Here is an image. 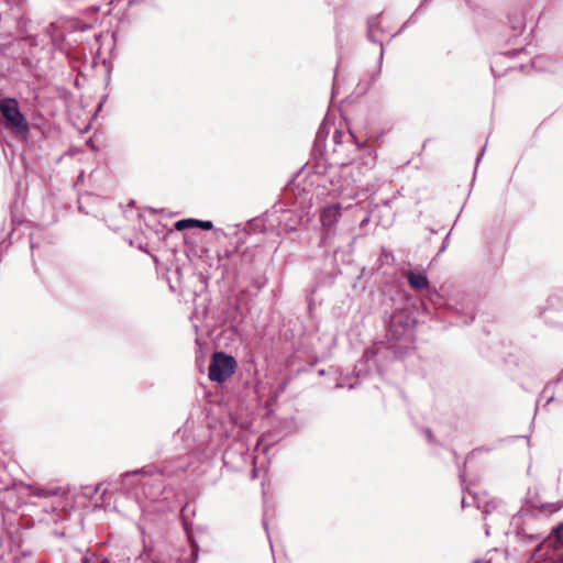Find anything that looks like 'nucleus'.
<instances>
[{
	"label": "nucleus",
	"instance_id": "nucleus-3",
	"mask_svg": "<svg viewBox=\"0 0 563 563\" xmlns=\"http://www.w3.org/2000/svg\"><path fill=\"white\" fill-rule=\"evenodd\" d=\"M238 367L236 360L224 352H214L211 356L208 376L216 383H223L231 377Z\"/></svg>",
	"mask_w": 563,
	"mask_h": 563
},
{
	"label": "nucleus",
	"instance_id": "nucleus-1",
	"mask_svg": "<svg viewBox=\"0 0 563 563\" xmlns=\"http://www.w3.org/2000/svg\"><path fill=\"white\" fill-rule=\"evenodd\" d=\"M341 137L342 134L335 131L333 134V142L335 143L333 152L336 155L335 162L342 166L341 176L349 178L346 184V197L355 199L357 197V188L361 187L362 176L371 172L376 165V155L373 151L364 148L358 161L350 165L352 158L345 155V142L340 141L339 139ZM347 139V146L352 147L354 151L357 150L358 145L352 142L353 135L349 134Z\"/></svg>",
	"mask_w": 563,
	"mask_h": 563
},
{
	"label": "nucleus",
	"instance_id": "nucleus-8",
	"mask_svg": "<svg viewBox=\"0 0 563 563\" xmlns=\"http://www.w3.org/2000/svg\"><path fill=\"white\" fill-rule=\"evenodd\" d=\"M545 547L559 548L563 547V523L559 525L552 530V533L544 540V542L537 548V551H541Z\"/></svg>",
	"mask_w": 563,
	"mask_h": 563
},
{
	"label": "nucleus",
	"instance_id": "nucleus-16",
	"mask_svg": "<svg viewBox=\"0 0 563 563\" xmlns=\"http://www.w3.org/2000/svg\"><path fill=\"white\" fill-rule=\"evenodd\" d=\"M196 228L211 230L213 228V223L211 221L196 220Z\"/></svg>",
	"mask_w": 563,
	"mask_h": 563
},
{
	"label": "nucleus",
	"instance_id": "nucleus-9",
	"mask_svg": "<svg viewBox=\"0 0 563 563\" xmlns=\"http://www.w3.org/2000/svg\"><path fill=\"white\" fill-rule=\"evenodd\" d=\"M69 560L73 561V563H106V559H98L93 553H90L89 551L82 553L78 550H74L70 553Z\"/></svg>",
	"mask_w": 563,
	"mask_h": 563
},
{
	"label": "nucleus",
	"instance_id": "nucleus-21",
	"mask_svg": "<svg viewBox=\"0 0 563 563\" xmlns=\"http://www.w3.org/2000/svg\"><path fill=\"white\" fill-rule=\"evenodd\" d=\"M552 400H553V397H552V396H551V397H549V398L547 399V401H545V405L550 404Z\"/></svg>",
	"mask_w": 563,
	"mask_h": 563
},
{
	"label": "nucleus",
	"instance_id": "nucleus-17",
	"mask_svg": "<svg viewBox=\"0 0 563 563\" xmlns=\"http://www.w3.org/2000/svg\"><path fill=\"white\" fill-rule=\"evenodd\" d=\"M325 134V124H322L317 133V140L320 141L321 137Z\"/></svg>",
	"mask_w": 563,
	"mask_h": 563
},
{
	"label": "nucleus",
	"instance_id": "nucleus-18",
	"mask_svg": "<svg viewBox=\"0 0 563 563\" xmlns=\"http://www.w3.org/2000/svg\"><path fill=\"white\" fill-rule=\"evenodd\" d=\"M374 353L373 351H366L363 355V358L368 361L371 357H373Z\"/></svg>",
	"mask_w": 563,
	"mask_h": 563
},
{
	"label": "nucleus",
	"instance_id": "nucleus-24",
	"mask_svg": "<svg viewBox=\"0 0 563 563\" xmlns=\"http://www.w3.org/2000/svg\"><path fill=\"white\" fill-rule=\"evenodd\" d=\"M558 560H559L560 562H563V556L560 554V555L558 556Z\"/></svg>",
	"mask_w": 563,
	"mask_h": 563
},
{
	"label": "nucleus",
	"instance_id": "nucleus-2",
	"mask_svg": "<svg viewBox=\"0 0 563 563\" xmlns=\"http://www.w3.org/2000/svg\"><path fill=\"white\" fill-rule=\"evenodd\" d=\"M477 500V508L482 509L485 534L490 536L492 531H496L499 526L506 523L508 516L505 514V505L501 500L492 498L489 500Z\"/></svg>",
	"mask_w": 563,
	"mask_h": 563
},
{
	"label": "nucleus",
	"instance_id": "nucleus-5",
	"mask_svg": "<svg viewBox=\"0 0 563 563\" xmlns=\"http://www.w3.org/2000/svg\"><path fill=\"white\" fill-rule=\"evenodd\" d=\"M380 22V15L372 16L367 20V37L371 42L380 45L379 62L382 63L384 57V31Z\"/></svg>",
	"mask_w": 563,
	"mask_h": 563
},
{
	"label": "nucleus",
	"instance_id": "nucleus-14",
	"mask_svg": "<svg viewBox=\"0 0 563 563\" xmlns=\"http://www.w3.org/2000/svg\"><path fill=\"white\" fill-rule=\"evenodd\" d=\"M462 313H463V319L461 322L463 324H470L475 318L474 310L471 307H467L465 309V311H463Z\"/></svg>",
	"mask_w": 563,
	"mask_h": 563
},
{
	"label": "nucleus",
	"instance_id": "nucleus-12",
	"mask_svg": "<svg viewBox=\"0 0 563 563\" xmlns=\"http://www.w3.org/2000/svg\"><path fill=\"white\" fill-rule=\"evenodd\" d=\"M196 227V219H183L175 223V229L178 231Z\"/></svg>",
	"mask_w": 563,
	"mask_h": 563
},
{
	"label": "nucleus",
	"instance_id": "nucleus-11",
	"mask_svg": "<svg viewBox=\"0 0 563 563\" xmlns=\"http://www.w3.org/2000/svg\"><path fill=\"white\" fill-rule=\"evenodd\" d=\"M402 316L401 314H393L390 319V332L394 336H400L402 334V331H399L397 329V325H402Z\"/></svg>",
	"mask_w": 563,
	"mask_h": 563
},
{
	"label": "nucleus",
	"instance_id": "nucleus-27",
	"mask_svg": "<svg viewBox=\"0 0 563 563\" xmlns=\"http://www.w3.org/2000/svg\"><path fill=\"white\" fill-rule=\"evenodd\" d=\"M486 563H490V561H487Z\"/></svg>",
	"mask_w": 563,
	"mask_h": 563
},
{
	"label": "nucleus",
	"instance_id": "nucleus-13",
	"mask_svg": "<svg viewBox=\"0 0 563 563\" xmlns=\"http://www.w3.org/2000/svg\"><path fill=\"white\" fill-rule=\"evenodd\" d=\"M525 15L520 14V16H509V21L514 30H522L525 27Z\"/></svg>",
	"mask_w": 563,
	"mask_h": 563
},
{
	"label": "nucleus",
	"instance_id": "nucleus-20",
	"mask_svg": "<svg viewBox=\"0 0 563 563\" xmlns=\"http://www.w3.org/2000/svg\"><path fill=\"white\" fill-rule=\"evenodd\" d=\"M426 435H427V438H428V440H429V441H432L433 435H432V432H431V430H430V429H427V430H426Z\"/></svg>",
	"mask_w": 563,
	"mask_h": 563
},
{
	"label": "nucleus",
	"instance_id": "nucleus-7",
	"mask_svg": "<svg viewBox=\"0 0 563 563\" xmlns=\"http://www.w3.org/2000/svg\"><path fill=\"white\" fill-rule=\"evenodd\" d=\"M407 278L410 287L416 290L429 288V279L424 272L416 269L409 271Z\"/></svg>",
	"mask_w": 563,
	"mask_h": 563
},
{
	"label": "nucleus",
	"instance_id": "nucleus-6",
	"mask_svg": "<svg viewBox=\"0 0 563 563\" xmlns=\"http://www.w3.org/2000/svg\"><path fill=\"white\" fill-rule=\"evenodd\" d=\"M341 218V206L339 203L327 206L322 209L320 220L323 227L331 228Z\"/></svg>",
	"mask_w": 563,
	"mask_h": 563
},
{
	"label": "nucleus",
	"instance_id": "nucleus-25",
	"mask_svg": "<svg viewBox=\"0 0 563 563\" xmlns=\"http://www.w3.org/2000/svg\"><path fill=\"white\" fill-rule=\"evenodd\" d=\"M537 58L532 59V65L536 67Z\"/></svg>",
	"mask_w": 563,
	"mask_h": 563
},
{
	"label": "nucleus",
	"instance_id": "nucleus-15",
	"mask_svg": "<svg viewBox=\"0 0 563 563\" xmlns=\"http://www.w3.org/2000/svg\"><path fill=\"white\" fill-rule=\"evenodd\" d=\"M382 261L385 264H391L394 262V254H393V252H390V251H388L386 249H383L382 250Z\"/></svg>",
	"mask_w": 563,
	"mask_h": 563
},
{
	"label": "nucleus",
	"instance_id": "nucleus-26",
	"mask_svg": "<svg viewBox=\"0 0 563 563\" xmlns=\"http://www.w3.org/2000/svg\"><path fill=\"white\" fill-rule=\"evenodd\" d=\"M474 563H483V562H482V561H479V560H476Z\"/></svg>",
	"mask_w": 563,
	"mask_h": 563
},
{
	"label": "nucleus",
	"instance_id": "nucleus-4",
	"mask_svg": "<svg viewBox=\"0 0 563 563\" xmlns=\"http://www.w3.org/2000/svg\"><path fill=\"white\" fill-rule=\"evenodd\" d=\"M0 112L5 119L8 128L15 133L27 131V122L20 111L18 100L14 98H3L0 100Z\"/></svg>",
	"mask_w": 563,
	"mask_h": 563
},
{
	"label": "nucleus",
	"instance_id": "nucleus-19",
	"mask_svg": "<svg viewBox=\"0 0 563 563\" xmlns=\"http://www.w3.org/2000/svg\"><path fill=\"white\" fill-rule=\"evenodd\" d=\"M485 153V147H483V150L479 152L477 158H476V165L479 163V161L482 159L483 155Z\"/></svg>",
	"mask_w": 563,
	"mask_h": 563
},
{
	"label": "nucleus",
	"instance_id": "nucleus-10",
	"mask_svg": "<svg viewBox=\"0 0 563 563\" xmlns=\"http://www.w3.org/2000/svg\"><path fill=\"white\" fill-rule=\"evenodd\" d=\"M58 493H59L58 488H40V487H34L31 490V495L35 496V497H38V498H48V497L57 495Z\"/></svg>",
	"mask_w": 563,
	"mask_h": 563
},
{
	"label": "nucleus",
	"instance_id": "nucleus-23",
	"mask_svg": "<svg viewBox=\"0 0 563 563\" xmlns=\"http://www.w3.org/2000/svg\"><path fill=\"white\" fill-rule=\"evenodd\" d=\"M343 386H344V385H343V384H341V383H338V384L335 385V387H336V388H342Z\"/></svg>",
	"mask_w": 563,
	"mask_h": 563
},
{
	"label": "nucleus",
	"instance_id": "nucleus-22",
	"mask_svg": "<svg viewBox=\"0 0 563 563\" xmlns=\"http://www.w3.org/2000/svg\"><path fill=\"white\" fill-rule=\"evenodd\" d=\"M462 506L465 507L466 506V499L465 497L462 498Z\"/></svg>",
	"mask_w": 563,
	"mask_h": 563
}]
</instances>
